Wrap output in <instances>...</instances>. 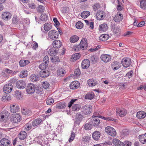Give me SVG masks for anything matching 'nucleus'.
<instances>
[{"label":"nucleus","instance_id":"nucleus-1","mask_svg":"<svg viewBox=\"0 0 146 146\" xmlns=\"http://www.w3.org/2000/svg\"><path fill=\"white\" fill-rule=\"evenodd\" d=\"M26 90L27 93L29 94H32L35 91L38 94H41V93L38 87H36L35 85L31 83L27 85Z\"/></svg>","mask_w":146,"mask_h":146},{"label":"nucleus","instance_id":"nucleus-2","mask_svg":"<svg viewBox=\"0 0 146 146\" xmlns=\"http://www.w3.org/2000/svg\"><path fill=\"white\" fill-rule=\"evenodd\" d=\"M92 117L91 118L88 119L89 122L91 123L93 126L96 127H99V124L100 123V120L97 118L95 115H93Z\"/></svg>","mask_w":146,"mask_h":146},{"label":"nucleus","instance_id":"nucleus-3","mask_svg":"<svg viewBox=\"0 0 146 146\" xmlns=\"http://www.w3.org/2000/svg\"><path fill=\"white\" fill-rule=\"evenodd\" d=\"M110 27L111 31L115 35L118 36L120 35L121 31L119 26L116 25L114 23H111Z\"/></svg>","mask_w":146,"mask_h":146},{"label":"nucleus","instance_id":"nucleus-4","mask_svg":"<svg viewBox=\"0 0 146 146\" xmlns=\"http://www.w3.org/2000/svg\"><path fill=\"white\" fill-rule=\"evenodd\" d=\"M58 32L55 30L50 31L48 33V37L53 40L56 39L58 37Z\"/></svg>","mask_w":146,"mask_h":146},{"label":"nucleus","instance_id":"nucleus-5","mask_svg":"<svg viewBox=\"0 0 146 146\" xmlns=\"http://www.w3.org/2000/svg\"><path fill=\"white\" fill-rule=\"evenodd\" d=\"M105 131L106 133L112 136H114L116 134L115 130L110 126H108L106 127L105 129Z\"/></svg>","mask_w":146,"mask_h":146},{"label":"nucleus","instance_id":"nucleus-6","mask_svg":"<svg viewBox=\"0 0 146 146\" xmlns=\"http://www.w3.org/2000/svg\"><path fill=\"white\" fill-rule=\"evenodd\" d=\"M121 62L123 66L125 68L129 66L131 63V59L129 58H123Z\"/></svg>","mask_w":146,"mask_h":146},{"label":"nucleus","instance_id":"nucleus-7","mask_svg":"<svg viewBox=\"0 0 146 146\" xmlns=\"http://www.w3.org/2000/svg\"><path fill=\"white\" fill-rule=\"evenodd\" d=\"M0 146H11L12 143L10 140L6 138H2L0 141Z\"/></svg>","mask_w":146,"mask_h":146},{"label":"nucleus","instance_id":"nucleus-8","mask_svg":"<svg viewBox=\"0 0 146 146\" xmlns=\"http://www.w3.org/2000/svg\"><path fill=\"white\" fill-rule=\"evenodd\" d=\"M81 110L85 115L90 114L92 111V109L87 105H83L81 108Z\"/></svg>","mask_w":146,"mask_h":146},{"label":"nucleus","instance_id":"nucleus-9","mask_svg":"<svg viewBox=\"0 0 146 146\" xmlns=\"http://www.w3.org/2000/svg\"><path fill=\"white\" fill-rule=\"evenodd\" d=\"M13 86L11 84H7L4 86L3 90L4 92L6 94L10 93L12 90Z\"/></svg>","mask_w":146,"mask_h":146},{"label":"nucleus","instance_id":"nucleus-10","mask_svg":"<svg viewBox=\"0 0 146 146\" xmlns=\"http://www.w3.org/2000/svg\"><path fill=\"white\" fill-rule=\"evenodd\" d=\"M21 120V117L18 114H15L12 115L11 118V121L13 123H17Z\"/></svg>","mask_w":146,"mask_h":146},{"label":"nucleus","instance_id":"nucleus-11","mask_svg":"<svg viewBox=\"0 0 146 146\" xmlns=\"http://www.w3.org/2000/svg\"><path fill=\"white\" fill-rule=\"evenodd\" d=\"M96 16L98 20H102L105 18L106 15L103 11H99L97 12Z\"/></svg>","mask_w":146,"mask_h":146},{"label":"nucleus","instance_id":"nucleus-12","mask_svg":"<svg viewBox=\"0 0 146 146\" xmlns=\"http://www.w3.org/2000/svg\"><path fill=\"white\" fill-rule=\"evenodd\" d=\"M80 48L82 50H85L87 49L88 47V44L87 39L85 38L82 39L80 44Z\"/></svg>","mask_w":146,"mask_h":146},{"label":"nucleus","instance_id":"nucleus-13","mask_svg":"<svg viewBox=\"0 0 146 146\" xmlns=\"http://www.w3.org/2000/svg\"><path fill=\"white\" fill-rule=\"evenodd\" d=\"M100 58L102 60L105 62H108L111 59V58L110 55L106 54H102L100 56Z\"/></svg>","mask_w":146,"mask_h":146},{"label":"nucleus","instance_id":"nucleus-14","mask_svg":"<svg viewBox=\"0 0 146 146\" xmlns=\"http://www.w3.org/2000/svg\"><path fill=\"white\" fill-rule=\"evenodd\" d=\"M90 65V60L86 59L83 60L81 64V66L83 68L87 69L88 68Z\"/></svg>","mask_w":146,"mask_h":146},{"label":"nucleus","instance_id":"nucleus-15","mask_svg":"<svg viewBox=\"0 0 146 146\" xmlns=\"http://www.w3.org/2000/svg\"><path fill=\"white\" fill-rule=\"evenodd\" d=\"M121 65L120 63L117 61H114L111 64V68L114 70L118 69L121 67Z\"/></svg>","mask_w":146,"mask_h":146},{"label":"nucleus","instance_id":"nucleus-16","mask_svg":"<svg viewBox=\"0 0 146 146\" xmlns=\"http://www.w3.org/2000/svg\"><path fill=\"white\" fill-rule=\"evenodd\" d=\"M26 86L25 82L23 80H19L16 83L17 87L20 89L24 88Z\"/></svg>","mask_w":146,"mask_h":146},{"label":"nucleus","instance_id":"nucleus-17","mask_svg":"<svg viewBox=\"0 0 146 146\" xmlns=\"http://www.w3.org/2000/svg\"><path fill=\"white\" fill-rule=\"evenodd\" d=\"M82 115L80 113H77L76 115V117L75 119V124L79 125L82 120Z\"/></svg>","mask_w":146,"mask_h":146},{"label":"nucleus","instance_id":"nucleus-18","mask_svg":"<svg viewBox=\"0 0 146 146\" xmlns=\"http://www.w3.org/2000/svg\"><path fill=\"white\" fill-rule=\"evenodd\" d=\"M11 13L8 12H3L2 14V19L6 20L10 19L11 16Z\"/></svg>","mask_w":146,"mask_h":146},{"label":"nucleus","instance_id":"nucleus-19","mask_svg":"<svg viewBox=\"0 0 146 146\" xmlns=\"http://www.w3.org/2000/svg\"><path fill=\"white\" fill-rule=\"evenodd\" d=\"M42 123V119L40 118L35 119L32 122V126L33 127L38 126L40 124Z\"/></svg>","mask_w":146,"mask_h":146},{"label":"nucleus","instance_id":"nucleus-20","mask_svg":"<svg viewBox=\"0 0 146 146\" xmlns=\"http://www.w3.org/2000/svg\"><path fill=\"white\" fill-rule=\"evenodd\" d=\"M19 110V107L17 104L11 105L10 106V111L13 113L18 112Z\"/></svg>","mask_w":146,"mask_h":146},{"label":"nucleus","instance_id":"nucleus-21","mask_svg":"<svg viewBox=\"0 0 146 146\" xmlns=\"http://www.w3.org/2000/svg\"><path fill=\"white\" fill-rule=\"evenodd\" d=\"M67 106L66 104L64 102H62L56 104V108L62 109L65 108Z\"/></svg>","mask_w":146,"mask_h":146},{"label":"nucleus","instance_id":"nucleus-22","mask_svg":"<svg viewBox=\"0 0 146 146\" xmlns=\"http://www.w3.org/2000/svg\"><path fill=\"white\" fill-rule=\"evenodd\" d=\"M136 116L139 119H143L146 116V113L144 111H141L137 112Z\"/></svg>","mask_w":146,"mask_h":146},{"label":"nucleus","instance_id":"nucleus-23","mask_svg":"<svg viewBox=\"0 0 146 146\" xmlns=\"http://www.w3.org/2000/svg\"><path fill=\"white\" fill-rule=\"evenodd\" d=\"M100 133L98 131L94 132L92 134V138L94 140L97 141L99 139L100 136Z\"/></svg>","mask_w":146,"mask_h":146},{"label":"nucleus","instance_id":"nucleus-24","mask_svg":"<svg viewBox=\"0 0 146 146\" xmlns=\"http://www.w3.org/2000/svg\"><path fill=\"white\" fill-rule=\"evenodd\" d=\"M40 76L43 78L49 76V73L48 71L47 70H41L40 72Z\"/></svg>","mask_w":146,"mask_h":146},{"label":"nucleus","instance_id":"nucleus-25","mask_svg":"<svg viewBox=\"0 0 146 146\" xmlns=\"http://www.w3.org/2000/svg\"><path fill=\"white\" fill-rule=\"evenodd\" d=\"M108 28V26L106 23H104L100 25L99 27V29L100 31H105Z\"/></svg>","mask_w":146,"mask_h":146},{"label":"nucleus","instance_id":"nucleus-26","mask_svg":"<svg viewBox=\"0 0 146 146\" xmlns=\"http://www.w3.org/2000/svg\"><path fill=\"white\" fill-rule=\"evenodd\" d=\"M123 19L122 15L121 14H117L113 18V20L116 22H118L121 21Z\"/></svg>","mask_w":146,"mask_h":146},{"label":"nucleus","instance_id":"nucleus-27","mask_svg":"<svg viewBox=\"0 0 146 146\" xmlns=\"http://www.w3.org/2000/svg\"><path fill=\"white\" fill-rule=\"evenodd\" d=\"M53 46L55 48H59L62 46V43L60 40H55L53 43Z\"/></svg>","mask_w":146,"mask_h":146},{"label":"nucleus","instance_id":"nucleus-28","mask_svg":"<svg viewBox=\"0 0 146 146\" xmlns=\"http://www.w3.org/2000/svg\"><path fill=\"white\" fill-rule=\"evenodd\" d=\"M140 141L143 144L146 143V133L144 134L140 135L139 136Z\"/></svg>","mask_w":146,"mask_h":146},{"label":"nucleus","instance_id":"nucleus-29","mask_svg":"<svg viewBox=\"0 0 146 146\" xmlns=\"http://www.w3.org/2000/svg\"><path fill=\"white\" fill-rule=\"evenodd\" d=\"M113 144L115 146H123V142L117 139H113L112 141Z\"/></svg>","mask_w":146,"mask_h":146},{"label":"nucleus","instance_id":"nucleus-30","mask_svg":"<svg viewBox=\"0 0 146 146\" xmlns=\"http://www.w3.org/2000/svg\"><path fill=\"white\" fill-rule=\"evenodd\" d=\"M78 82L77 81L72 82L70 85V88L72 89H75L77 88L78 87Z\"/></svg>","mask_w":146,"mask_h":146},{"label":"nucleus","instance_id":"nucleus-31","mask_svg":"<svg viewBox=\"0 0 146 146\" xmlns=\"http://www.w3.org/2000/svg\"><path fill=\"white\" fill-rule=\"evenodd\" d=\"M30 80L33 82L38 81L39 79V77L38 75L33 74L31 75L30 77Z\"/></svg>","mask_w":146,"mask_h":146},{"label":"nucleus","instance_id":"nucleus-32","mask_svg":"<svg viewBox=\"0 0 146 146\" xmlns=\"http://www.w3.org/2000/svg\"><path fill=\"white\" fill-rule=\"evenodd\" d=\"M117 113L121 117L125 116L127 113L126 110L124 109H118L117 110Z\"/></svg>","mask_w":146,"mask_h":146},{"label":"nucleus","instance_id":"nucleus-33","mask_svg":"<svg viewBox=\"0 0 146 146\" xmlns=\"http://www.w3.org/2000/svg\"><path fill=\"white\" fill-rule=\"evenodd\" d=\"M58 50H56L55 48H51L48 51V54L52 56L55 55L57 53Z\"/></svg>","mask_w":146,"mask_h":146},{"label":"nucleus","instance_id":"nucleus-34","mask_svg":"<svg viewBox=\"0 0 146 146\" xmlns=\"http://www.w3.org/2000/svg\"><path fill=\"white\" fill-rule=\"evenodd\" d=\"M88 84L91 86H94L96 85L97 84V81L93 79H90L88 81Z\"/></svg>","mask_w":146,"mask_h":146},{"label":"nucleus","instance_id":"nucleus-35","mask_svg":"<svg viewBox=\"0 0 146 146\" xmlns=\"http://www.w3.org/2000/svg\"><path fill=\"white\" fill-rule=\"evenodd\" d=\"M94 96V94L93 92H88L85 96V99L91 100L93 99Z\"/></svg>","mask_w":146,"mask_h":146},{"label":"nucleus","instance_id":"nucleus-36","mask_svg":"<svg viewBox=\"0 0 146 146\" xmlns=\"http://www.w3.org/2000/svg\"><path fill=\"white\" fill-rule=\"evenodd\" d=\"M80 54L77 53L73 55L71 57V60L72 61H74L79 58L80 57Z\"/></svg>","mask_w":146,"mask_h":146},{"label":"nucleus","instance_id":"nucleus-37","mask_svg":"<svg viewBox=\"0 0 146 146\" xmlns=\"http://www.w3.org/2000/svg\"><path fill=\"white\" fill-rule=\"evenodd\" d=\"M27 135L26 132L24 131H21L19 133V138L20 139L23 140L25 139Z\"/></svg>","mask_w":146,"mask_h":146},{"label":"nucleus","instance_id":"nucleus-38","mask_svg":"<svg viewBox=\"0 0 146 146\" xmlns=\"http://www.w3.org/2000/svg\"><path fill=\"white\" fill-rule=\"evenodd\" d=\"M22 112L24 115H29L31 114V111L29 109H23L22 110Z\"/></svg>","mask_w":146,"mask_h":146},{"label":"nucleus","instance_id":"nucleus-39","mask_svg":"<svg viewBox=\"0 0 146 146\" xmlns=\"http://www.w3.org/2000/svg\"><path fill=\"white\" fill-rule=\"evenodd\" d=\"M89 60H90L92 63L95 64L97 62L98 58L96 55L94 54L91 56Z\"/></svg>","mask_w":146,"mask_h":146},{"label":"nucleus","instance_id":"nucleus-40","mask_svg":"<svg viewBox=\"0 0 146 146\" xmlns=\"http://www.w3.org/2000/svg\"><path fill=\"white\" fill-rule=\"evenodd\" d=\"M79 38L78 36L74 35L72 36L70 39V41L71 43H74L77 42L78 39Z\"/></svg>","mask_w":146,"mask_h":146},{"label":"nucleus","instance_id":"nucleus-41","mask_svg":"<svg viewBox=\"0 0 146 146\" xmlns=\"http://www.w3.org/2000/svg\"><path fill=\"white\" fill-rule=\"evenodd\" d=\"M19 63L21 66H24L28 64L30 62L28 60H22L20 61Z\"/></svg>","mask_w":146,"mask_h":146},{"label":"nucleus","instance_id":"nucleus-42","mask_svg":"<svg viewBox=\"0 0 146 146\" xmlns=\"http://www.w3.org/2000/svg\"><path fill=\"white\" fill-rule=\"evenodd\" d=\"M27 71L26 70H23L20 73L19 77L21 78H23L26 77L27 76Z\"/></svg>","mask_w":146,"mask_h":146},{"label":"nucleus","instance_id":"nucleus-43","mask_svg":"<svg viewBox=\"0 0 146 146\" xmlns=\"http://www.w3.org/2000/svg\"><path fill=\"white\" fill-rule=\"evenodd\" d=\"M90 14V12L88 11H84L82 13L81 16L82 18L85 19Z\"/></svg>","mask_w":146,"mask_h":146},{"label":"nucleus","instance_id":"nucleus-44","mask_svg":"<svg viewBox=\"0 0 146 146\" xmlns=\"http://www.w3.org/2000/svg\"><path fill=\"white\" fill-rule=\"evenodd\" d=\"M44 28L45 31H48L52 28V25L49 23H46L44 25Z\"/></svg>","mask_w":146,"mask_h":146},{"label":"nucleus","instance_id":"nucleus-45","mask_svg":"<svg viewBox=\"0 0 146 146\" xmlns=\"http://www.w3.org/2000/svg\"><path fill=\"white\" fill-rule=\"evenodd\" d=\"M8 112L6 111H3L2 112V114L0 116V121H4L5 120L4 118L6 117V115L7 113Z\"/></svg>","mask_w":146,"mask_h":146},{"label":"nucleus","instance_id":"nucleus-46","mask_svg":"<svg viewBox=\"0 0 146 146\" xmlns=\"http://www.w3.org/2000/svg\"><path fill=\"white\" fill-rule=\"evenodd\" d=\"M19 22V20L18 18L17 17L16 15L14 16L12 19V23L13 24L17 25L18 24Z\"/></svg>","mask_w":146,"mask_h":146},{"label":"nucleus","instance_id":"nucleus-47","mask_svg":"<svg viewBox=\"0 0 146 146\" xmlns=\"http://www.w3.org/2000/svg\"><path fill=\"white\" fill-rule=\"evenodd\" d=\"M109 38V35H102L100 37V39L102 41H105Z\"/></svg>","mask_w":146,"mask_h":146},{"label":"nucleus","instance_id":"nucleus-48","mask_svg":"<svg viewBox=\"0 0 146 146\" xmlns=\"http://www.w3.org/2000/svg\"><path fill=\"white\" fill-rule=\"evenodd\" d=\"M140 7L142 9H146V1L142 0L140 2Z\"/></svg>","mask_w":146,"mask_h":146},{"label":"nucleus","instance_id":"nucleus-49","mask_svg":"<svg viewBox=\"0 0 146 146\" xmlns=\"http://www.w3.org/2000/svg\"><path fill=\"white\" fill-rule=\"evenodd\" d=\"M81 108V106L78 104L73 105L72 106V109L73 111H78Z\"/></svg>","mask_w":146,"mask_h":146},{"label":"nucleus","instance_id":"nucleus-50","mask_svg":"<svg viewBox=\"0 0 146 146\" xmlns=\"http://www.w3.org/2000/svg\"><path fill=\"white\" fill-rule=\"evenodd\" d=\"M92 124L89 123H86L84 127L86 130H88L91 129L92 128Z\"/></svg>","mask_w":146,"mask_h":146},{"label":"nucleus","instance_id":"nucleus-51","mask_svg":"<svg viewBox=\"0 0 146 146\" xmlns=\"http://www.w3.org/2000/svg\"><path fill=\"white\" fill-rule=\"evenodd\" d=\"M64 72L65 70L61 68L58 71L57 75L61 76H63L64 75Z\"/></svg>","mask_w":146,"mask_h":146},{"label":"nucleus","instance_id":"nucleus-52","mask_svg":"<svg viewBox=\"0 0 146 146\" xmlns=\"http://www.w3.org/2000/svg\"><path fill=\"white\" fill-rule=\"evenodd\" d=\"M76 27L78 29H81L83 27V23L81 21H79L76 23Z\"/></svg>","mask_w":146,"mask_h":146},{"label":"nucleus","instance_id":"nucleus-53","mask_svg":"<svg viewBox=\"0 0 146 146\" xmlns=\"http://www.w3.org/2000/svg\"><path fill=\"white\" fill-rule=\"evenodd\" d=\"M48 19V16L45 13H43L41 15L40 20L45 21Z\"/></svg>","mask_w":146,"mask_h":146},{"label":"nucleus","instance_id":"nucleus-54","mask_svg":"<svg viewBox=\"0 0 146 146\" xmlns=\"http://www.w3.org/2000/svg\"><path fill=\"white\" fill-rule=\"evenodd\" d=\"M15 96L17 99H20L22 98L21 93L19 91L17 90L15 92Z\"/></svg>","mask_w":146,"mask_h":146},{"label":"nucleus","instance_id":"nucleus-55","mask_svg":"<svg viewBox=\"0 0 146 146\" xmlns=\"http://www.w3.org/2000/svg\"><path fill=\"white\" fill-rule=\"evenodd\" d=\"M48 64L43 62L40 64L39 66V68L42 70H43L44 69H45L48 67Z\"/></svg>","mask_w":146,"mask_h":146},{"label":"nucleus","instance_id":"nucleus-56","mask_svg":"<svg viewBox=\"0 0 146 146\" xmlns=\"http://www.w3.org/2000/svg\"><path fill=\"white\" fill-rule=\"evenodd\" d=\"M50 85L49 83L47 82H43L42 86L45 89H48Z\"/></svg>","mask_w":146,"mask_h":146},{"label":"nucleus","instance_id":"nucleus-57","mask_svg":"<svg viewBox=\"0 0 146 146\" xmlns=\"http://www.w3.org/2000/svg\"><path fill=\"white\" fill-rule=\"evenodd\" d=\"M37 11L39 12L40 13H42L44 11V7L41 5H39L37 8Z\"/></svg>","mask_w":146,"mask_h":146},{"label":"nucleus","instance_id":"nucleus-58","mask_svg":"<svg viewBox=\"0 0 146 146\" xmlns=\"http://www.w3.org/2000/svg\"><path fill=\"white\" fill-rule=\"evenodd\" d=\"M81 74L80 70L79 68L76 69L74 72V76H80Z\"/></svg>","mask_w":146,"mask_h":146},{"label":"nucleus","instance_id":"nucleus-59","mask_svg":"<svg viewBox=\"0 0 146 146\" xmlns=\"http://www.w3.org/2000/svg\"><path fill=\"white\" fill-rule=\"evenodd\" d=\"M46 104L47 105H50L54 102L53 99L51 98H49L46 101Z\"/></svg>","mask_w":146,"mask_h":146},{"label":"nucleus","instance_id":"nucleus-60","mask_svg":"<svg viewBox=\"0 0 146 146\" xmlns=\"http://www.w3.org/2000/svg\"><path fill=\"white\" fill-rule=\"evenodd\" d=\"M133 74V71L132 70H131L130 71L126 74V76H127L129 78H130L132 77Z\"/></svg>","mask_w":146,"mask_h":146},{"label":"nucleus","instance_id":"nucleus-61","mask_svg":"<svg viewBox=\"0 0 146 146\" xmlns=\"http://www.w3.org/2000/svg\"><path fill=\"white\" fill-rule=\"evenodd\" d=\"M90 137L88 136H84L83 137L82 141L85 142H88L90 139Z\"/></svg>","mask_w":146,"mask_h":146},{"label":"nucleus","instance_id":"nucleus-62","mask_svg":"<svg viewBox=\"0 0 146 146\" xmlns=\"http://www.w3.org/2000/svg\"><path fill=\"white\" fill-rule=\"evenodd\" d=\"M32 124L30 123V122L26 124L25 125V128L27 130H29L31 129L32 127Z\"/></svg>","mask_w":146,"mask_h":146},{"label":"nucleus","instance_id":"nucleus-63","mask_svg":"<svg viewBox=\"0 0 146 146\" xmlns=\"http://www.w3.org/2000/svg\"><path fill=\"white\" fill-rule=\"evenodd\" d=\"M75 133L73 132H72L71 136L69 139L70 142L72 141L74 139L75 137Z\"/></svg>","mask_w":146,"mask_h":146},{"label":"nucleus","instance_id":"nucleus-64","mask_svg":"<svg viewBox=\"0 0 146 146\" xmlns=\"http://www.w3.org/2000/svg\"><path fill=\"white\" fill-rule=\"evenodd\" d=\"M100 5L99 3H96L93 6L94 11H96L100 7Z\"/></svg>","mask_w":146,"mask_h":146}]
</instances>
